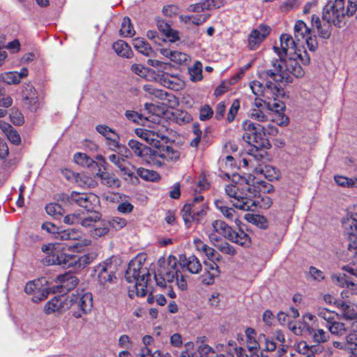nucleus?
<instances>
[{
	"mask_svg": "<svg viewBox=\"0 0 357 357\" xmlns=\"http://www.w3.org/2000/svg\"><path fill=\"white\" fill-rule=\"evenodd\" d=\"M357 9V0H335L328 3L323 9L322 20L313 15L312 25L317 30L319 36L328 39L331 35V24L342 27L345 24L346 17L353 15Z\"/></svg>",
	"mask_w": 357,
	"mask_h": 357,
	"instance_id": "f257e3e1",
	"label": "nucleus"
},
{
	"mask_svg": "<svg viewBox=\"0 0 357 357\" xmlns=\"http://www.w3.org/2000/svg\"><path fill=\"white\" fill-rule=\"evenodd\" d=\"M305 73L296 58L273 59L271 61L268 68L259 72V77L261 79L271 78L273 82H278L285 80L287 82H292L291 75L296 77H302Z\"/></svg>",
	"mask_w": 357,
	"mask_h": 357,
	"instance_id": "f03ea898",
	"label": "nucleus"
},
{
	"mask_svg": "<svg viewBox=\"0 0 357 357\" xmlns=\"http://www.w3.org/2000/svg\"><path fill=\"white\" fill-rule=\"evenodd\" d=\"M236 183L241 181L239 184H229L225 186V192L229 197L233 198L231 201L233 206L243 211L253 210V207L256 206L255 202L252 199L251 195L255 192H251L252 187L245 178L241 177L239 175H234Z\"/></svg>",
	"mask_w": 357,
	"mask_h": 357,
	"instance_id": "7ed1b4c3",
	"label": "nucleus"
},
{
	"mask_svg": "<svg viewBox=\"0 0 357 357\" xmlns=\"http://www.w3.org/2000/svg\"><path fill=\"white\" fill-rule=\"evenodd\" d=\"M125 278L129 283L135 282L137 296L143 297L146 294V287L151 280V275L141 259L135 258L130 261Z\"/></svg>",
	"mask_w": 357,
	"mask_h": 357,
	"instance_id": "20e7f679",
	"label": "nucleus"
},
{
	"mask_svg": "<svg viewBox=\"0 0 357 357\" xmlns=\"http://www.w3.org/2000/svg\"><path fill=\"white\" fill-rule=\"evenodd\" d=\"M119 266L120 261L115 257L105 259L96 266L97 282L102 291H110L114 285L117 284L116 273Z\"/></svg>",
	"mask_w": 357,
	"mask_h": 357,
	"instance_id": "39448f33",
	"label": "nucleus"
},
{
	"mask_svg": "<svg viewBox=\"0 0 357 357\" xmlns=\"http://www.w3.org/2000/svg\"><path fill=\"white\" fill-rule=\"evenodd\" d=\"M42 229L49 233L55 234L59 241H67L66 246L69 250L80 251L87 244V241L82 238V233L75 229H67L57 231V227L52 222H45Z\"/></svg>",
	"mask_w": 357,
	"mask_h": 357,
	"instance_id": "423d86ee",
	"label": "nucleus"
},
{
	"mask_svg": "<svg viewBox=\"0 0 357 357\" xmlns=\"http://www.w3.org/2000/svg\"><path fill=\"white\" fill-rule=\"evenodd\" d=\"M159 271L158 275H155V280L158 285L165 286L166 281L172 282L176 279V284L180 289H187V281L178 269L177 259L174 256H169L167 267Z\"/></svg>",
	"mask_w": 357,
	"mask_h": 357,
	"instance_id": "0eeeda50",
	"label": "nucleus"
},
{
	"mask_svg": "<svg viewBox=\"0 0 357 357\" xmlns=\"http://www.w3.org/2000/svg\"><path fill=\"white\" fill-rule=\"evenodd\" d=\"M207 208V203L202 195H197L184 204L181 214L186 227H190L192 222H199L206 215Z\"/></svg>",
	"mask_w": 357,
	"mask_h": 357,
	"instance_id": "6e6552de",
	"label": "nucleus"
},
{
	"mask_svg": "<svg viewBox=\"0 0 357 357\" xmlns=\"http://www.w3.org/2000/svg\"><path fill=\"white\" fill-rule=\"evenodd\" d=\"M243 134V139L255 148L266 147L268 144L265 139L264 128L260 124L255 123L250 120H245L242 123Z\"/></svg>",
	"mask_w": 357,
	"mask_h": 357,
	"instance_id": "1a4fd4ad",
	"label": "nucleus"
},
{
	"mask_svg": "<svg viewBox=\"0 0 357 357\" xmlns=\"http://www.w3.org/2000/svg\"><path fill=\"white\" fill-rule=\"evenodd\" d=\"M68 306L73 315L75 318H80L91 311L93 305L92 294L83 290L77 291L71 294Z\"/></svg>",
	"mask_w": 357,
	"mask_h": 357,
	"instance_id": "9d476101",
	"label": "nucleus"
},
{
	"mask_svg": "<svg viewBox=\"0 0 357 357\" xmlns=\"http://www.w3.org/2000/svg\"><path fill=\"white\" fill-rule=\"evenodd\" d=\"M261 79V78H260ZM265 83L254 80L250 83V88L253 94L257 96H261L266 100H276L280 93L278 82H273L271 78L262 79Z\"/></svg>",
	"mask_w": 357,
	"mask_h": 357,
	"instance_id": "9b49d317",
	"label": "nucleus"
},
{
	"mask_svg": "<svg viewBox=\"0 0 357 357\" xmlns=\"http://www.w3.org/2000/svg\"><path fill=\"white\" fill-rule=\"evenodd\" d=\"M181 151L176 147L169 145L160 146L158 150H154L153 160L157 162L152 166L160 167L165 165V161L169 162H176L180 160Z\"/></svg>",
	"mask_w": 357,
	"mask_h": 357,
	"instance_id": "f8f14e48",
	"label": "nucleus"
},
{
	"mask_svg": "<svg viewBox=\"0 0 357 357\" xmlns=\"http://www.w3.org/2000/svg\"><path fill=\"white\" fill-rule=\"evenodd\" d=\"M135 132L137 136L156 149L160 148L162 142H167L169 139L164 131L158 127H153L151 129L137 128Z\"/></svg>",
	"mask_w": 357,
	"mask_h": 357,
	"instance_id": "ddd939ff",
	"label": "nucleus"
},
{
	"mask_svg": "<svg viewBox=\"0 0 357 357\" xmlns=\"http://www.w3.org/2000/svg\"><path fill=\"white\" fill-rule=\"evenodd\" d=\"M128 146L129 147L128 149L131 153V157H132L133 154L148 165L152 166V164H154V160H153V149L135 139L129 140ZM155 163L157 164V162L155 161Z\"/></svg>",
	"mask_w": 357,
	"mask_h": 357,
	"instance_id": "4468645a",
	"label": "nucleus"
},
{
	"mask_svg": "<svg viewBox=\"0 0 357 357\" xmlns=\"http://www.w3.org/2000/svg\"><path fill=\"white\" fill-rule=\"evenodd\" d=\"M44 278L38 280L29 281L24 287L26 294L32 296V301L38 303L45 299L50 291L47 287L43 284Z\"/></svg>",
	"mask_w": 357,
	"mask_h": 357,
	"instance_id": "2eb2a0df",
	"label": "nucleus"
},
{
	"mask_svg": "<svg viewBox=\"0 0 357 357\" xmlns=\"http://www.w3.org/2000/svg\"><path fill=\"white\" fill-rule=\"evenodd\" d=\"M271 27L264 24H261L253 29L248 36V47L250 50H255L265 40L271 32Z\"/></svg>",
	"mask_w": 357,
	"mask_h": 357,
	"instance_id": "dca6fc26",
	"label": "nucleus"
},
{
	"mask_svg": "<svg viewBox=\"0 0 357 357\" xmlns=\"http://www.w3.org/2000/svg\"><path fill=\"white\" fill-rule=\"evenodd\" d=\"M22 105L31 112H36L39 107L38 93L30 84L23 86L21 93Z\"/></svg>",
	"mask_w": 357,
	"mask_h": 357,
	"instance_id": "f3484780",
	"label": "nucleus"
},
{
	"mask_svg": "<svg viewBox=\"0 0 357 357\" xmlns=\"http://www.w3.org/2000/svg\"><path fill=\"white\" fill-rule=\"evenodd\" d=\"M274 52L278 55V59L284 58L289 54L291 55L297 50L295 40L291 36L283 33L280 36V47H273Z\"/></svg>",
	"mask_w": 357,
	"mask_h": 357,
	"instance_id": "a211bd4d",
	"label": "nucleus"
},
{
	"mask_svg": "<svg viewBox=\"0 0 357 357\" xmlns=\"http://www.w3.org/2000/svg\"><path fill=\"white\" fill-rule=\"evenodd\" d=\"M232 228L222 220H215L212 222V231L208 234L211 242H218L219 238L217 234L228 239L231 236Z\"/></svg>",
	"mask_w": 357,
	"mask_h": 357,
	"instance_id": "6ab92c4d",
	"label": "nucleus"
},
{
	"mask_svg": "<svg viewBox=\"0 0 357 357\" xmlns=\"http://www.w3.org/2000/svg\"><path fill=\"white\" fill-rule=\"evenodd\" d=\"M180 266L192 274H198L202 268L199 259L195 255L186 257L180 255L178 259Z\"/></svg>",
	"mask_w": 357,
	"mask_h": 357,
	"instance_id": "aec40b11",
	"label": "nucleus"
},
{
	"mask_svg": "<svg viewBox=\"0 0 357 357\" xmlns=\"http://www.w3.org/2000/svg\"><path fill=\"white\" fill-rule=\"evenodd\" d=\"M259 148H255L252 153H249L248 158L243 159V163L245 167H250L253 172L257 173L259 168L262 167L261 161L264 158L266 152L259 150Z\"/></svg>",
	"mask_w": 357,
	"mask_h": 357,
	"instance_id": "412c9836",
	"label": "nucleus"
},
{
	"mask_svg": "<svg viewBox=\"0 0 357 357\" xmlns=\"http://www.w3.org/2000/svg\"><path fill=\"white\" fill-rule=\"evenodd\" d=\"M66 298L63 296L54 297L45 304L44 307L45 312L50 314L55 312H61L68 309V303H66Z\"/></svg>",
	"mask_w": 357,
	"mask_h": 357,
	"instance_id": "4be33fe9",
	"label": "nucleus"
},
{
	"mask_svg": "<svg viewBox=\"0 0 357 357\" xmlns=\"http://www.w3.org/2000/svg\"><path fill=\"white\" fill-rule=\"evenodd\" d=\"M215 208L222 214V215L229 221H234L236 225H239L241 220L237 218V213L234 209L227 206L222 199L215 201Z\"/></svg>",
	"mask_w": 357,
	"mask_h": 357,
	"instance_id": "5701e85b",
	"label": "nucleus"
},
{
	"mask_svg": "<svg viewBox=\"0 0 357 357\" xmlns=\"http://www.w3.org/2000/svg\"><path fill=\"white\" fill-rule=\"evenodd\" d=\"M74 258L75 255H66L63 253L56 256L53 255L52 256V259H46L44 261V264L47 266L56 264L62 266L64 268L70 267L74 265V262L75 261Z\"/></svg>",
	"mask_w": 357,
	"mask_h": 357,
	"instance_id": "b1692460",
	"label": "nucleus"
},
{
	"mask_svg": "<svg viewBox=\"0 0 357 357\" xmlns=\"http://www.w3.org/2000/svg\"><path fill=\"white\" fill-rule=\"evenodd\" d=\"M109 223L107 219H102L96 221L93 229H91L90 235L94 238H98L104 236L109 232Z\"/></svg>",
	"mask_w": 357,
	"mask_h": 357,
	"instance_id": "393cba45",
	"label": "nucleus"
},
{
	"mask_svg": "<svg viewBox=\"0 0 357 357\" xmlns=\"http://www.w3.org/2000/svg\"><path fill=\"white\" fill-rule=\"evenodd\" d=\"M332 280L334 283L342 287H347L353 291V293L357 294V282L352 278L350 279L345 274L333 275Z\"/></svg>",
	"mask_w": 357,
	"mask_h": 357,
	"instance_id": "a878e982",
	"label": "nucleus"
},
{
	"mask_svg": "<svg viewBox=\"0 0 357 357\" xmlns=\"http://www.w3.org/2000/svg\"><path fill=\"white\" fill-rule=\"evenodd\" d=\"M228 240L245 247H248L251 243V239L249 235L241 229L238 231H234L232 229L231 236H229Z\"/></svg>",
	"mask_w": 357,
	"mask_h": 357,
	"instance_id": "bb28decb",
	"label": "nucleus"
},
{
	"mask_svg": "<svg viewBox=\"0 0 357 357\" xmlns=\"http://www.w3.org/2000/svg\"><path fill=\"white\" fill-rule=\"evenodd\" d=\"M97 176L100 178L101 183L109 188H117L121 185V181L114 174L99 171Z\"/></svg>",
	"mask_w": 357,
	"mask_h": 357,
	"instance_id": "cd10ccee",
	"label": "nucleus"
},
{
	"mask_svg": "<svg viewBox=\"0 0 357 357\" xmlns=\"http://www.w3.org/2000/svg\"><path fill=\"white\" fill-rule=\"evenodd\" d=\"M160 53L165 57L169 58L171 61L178 64H182L186 62L189 56L188 54L179 52V51H172L169 49H161Z\"/></svg>",
	"mask_w": 357,
	"mask_h": 357,
	"instance_id": "c85d7f7f",
	"label": "nucleus"
},
{
	"mask_svg": "<svg viewBox=\"0 0 357 357\" xmlns=\"http://www.w3.org/2000/svg\"><path fill=\"white\" fill-rule=\"evenodd\" d=\"M335 305L340 310L342 317L347 320L357 319V312L353 306H351L342 301L335 302Z\"/></svg>",
	"mask_w": 357,
	"mask_h": 357,
	"instance_id": "c756f323",
	"label": "nucleus"
},
{
	"mask_svg": "<svg viewBox=\"0 0 357 357\" xmlns=\"http://www.w3.org/2000/svg\"><path fill=\"white\" fill-rule=\"evenodd\" d=\"M307 331L314 342L317 344L325 343L330 339V335L324 329L308 327Z\"/></svg>",
	"mask_w": 357,
	"mask_h": 357,
	"instance_id": "7c9ffc66",
	"label": "nucleus"
},
{
	"mask_svg": "<svg viewBox=\"0 0 357 357\" xmlns=\"http://www.w3.org/2000/svg\"><path fill=\"white\" fill-rule=\"evenodd\" d=\"M58 280L61 283V287L66 290H70L75 287L78 283V279L73 274L67 273L58 276Z\"/></svg>",
	"mask_w": 357,
	"mask_h": 357,
	"instance_id": "2f4dec72",
	"label": "nucleus"
},
{
	"mask_svg": "<svg viewBox=\"0 0 357 357\" xmlns=\"http://www.w3.org/2000/svg\"><path fill=\"white\" fill-rule=\"evenodd\" d=\"M294 37L298 41L305 39L310 35L311 30L302 20H298L294 25Z\"/></svg>",
	"mask_w": 357,
	"mask_h": 357,
	"instance_id": "473e14b6",
	"label": "nucleus"
},
{
	"mask_svg": "<svg viewBox=\"0 0 357 357\" xmlns=\"http://www.w3.org/2000/svg\"><path fill=\"white\" fill-rule=\"evenodd\" d=\"M113 49L120 56L130 58L132 54L130 47L123 40H119L113 44Z\"/></svg>",
	"mask_w": 357,
	"mask_h": 357,
	"instance_id": "72a5a7b5",
	"label": "nucleus"
},
{
	"mask_svg": "<svg viewBox=\"0 0 357 357\" xmlns=\"http://www.w3.org/2000/svg\"><path fill=\"white\" fill-rule=\"evenodd\" d=\"M326 328L332 335L336 337H342L346 335L347 331L345 324L336 319L328 324Z\"/></svg>",
	"mask_w": 357,
	"mask_h": 357,
	"instance_id": "f704fd0d",
	"label": "nucleus"
},
{
	"mask_svg": "<svg viewBox=\"0 0 357 357\" xmlns=\"http://www.w3.org/2000/svg\"><path fill=\"white\" fill-rule=\"evenodd\" d=\"M98 203L99 199L98 196L93 193H86L79 206L85 208L87 211L92 212L96 209Z\"/></svg>",
	"mask_w": 357,
	"mask_h": 357,
	"instance_id": "c9c22d12",
	"label": "nucleus"
},
{
	"mask_svg": "<svg viewBox=\"0 0 357 357\" xmlns=\"http://www.w3.org/2000/svg\"><path fill=\"white\" fill-rule=\"evenodd\" d=\"M188 73L190 79L193 82L201 81L203 78L202 75V63L197 61L190 67L188 68Z\"/></svg>",
	"mask_w": 357,
	"mask_h": 357,
	"instance_id": "e433bc0d",
	"label": "nucleus"
},
{
	"mask_svg": "<svg viewBox=\"0 0 357 357\" xmlns=\"http://www.w3.org/2000/svg\"><path fill=\"white\" fill-rule=\"evenodd\" d=\"M245 220L260 229H266L268 227V221L266 218L261 215L248 213L245 215Z\"/></svg>",
	"mask_w": 357,
	"mask_h": 357,
	"instance_id": "4c0bfd02",
	"label": "nucleus"
},
{
	"mask_svg": "<svg viewBox=\"0 0 357 357\" xmlns=\"http://www.w3.org/2000/svg\"><path fill=\"white\" fill-rule=\"evenodd\" d=\"M342 226L344 232L351 236V238L357 236V220L353 218H347L342 220Z\"/></svg>",
	"mask_w": 357,
	"mask_h": 357,
	"instance_id": "58836bf2",
	"label": "nucleus"
},
{
	"mask_svg": "<svg viewBox=\"0 0 357 357\" xmlns=\"http://www.w3.org/2000/svg\"><path fill=\"white\" fill-rule=\"evenodd\" d=\"M132 44L136 50L145 56H150L153 52L151 47L144 38H135Z\"/></svg>",
	"mask_w": 357,
	"mask_h": 357,
	"instance_id": "ea45409f",
	"label": "nucleus"
},
{
	"mask_svg": "<svg viewBox=\"0 0 357 357\" xmlns=\"http://www.w3.org/2000/svg\"><path fill=\"white\" fill-rule=\"evenodd\" d=\"M100 218H102V215L97 211H94L88 216L82 215L79 225L84 227L90 228L91 229L93 228L96 221L100 220Z\"/></svg>",
	"mask_w": 357,
	"mask_h": 357,
	"instance_id": "a19ab883",
	"label": "nucleus"
},
{
	"mask_svg": "<svg viewBox=\"0 0 357 357\" xmlns=\"http://www.w3.org/2000/svg\"><path fill=\"white\" fill-rule=\"evenodd\" d=\"M294 348L300 354V357H315L313 351L305 341L294 344Z\"/></svg>",
	"mask_w": 357,
	"mask_h": 357,
	"instance_id": "79ce46f5",
	"label": "nucleus"
},
{
	"mask_svg": "<svg viewBox=\"0 0 357 357\" xmlns=\"http://www.w3.org/2000/svg\"><path fill=\"white\" fill-rule=\"evenodd\" d=\"M159 29L169 39L170 42H175L179 39L178 32L173 30L169 24L162 22L158 23Z\"/></svg>",
	"mask_w": 357,
	"mask_h": 357,
	"instance_id": "37998d69",
	"label": "nucleus"
},
{
	"mask_svg": "<svg viewBox=\"0 0 357 357\" xmlns=\"http://www.w3.org/2000/svg\"><path fill=\"white\" fill-rule=\"evenodd\" d=\"M317 314L321 319L326 321V327L337 319V314L334 311L329 310L324 307H319L317 310Z\"/></svg>",
	"mask_w": 357,
	"mask_h": 357,
	"instance_id": "c03bdc74",
	"label": "nucleus"
},
{
	"mask_svg": "<svg viewBox=\"0 0 357 357\" xmlns=\"http://www.w3.org/2000/svg\"><path fill=\"white\" fill-rule=\"evenodd\" d=\"M241 76L239 75L232 77L229 80H224L218 85L214 91V95L215 96H220L229 89L231 85L234 84Z\"/></svg>",
	"mask_w": 357,
	"mask_h": 357,
	"instance_id": "a18cd8bd",
	"label": "nucleus"
},
{
	"mask_svg": "<svg viewBox=\"0 0 357 357\" xmlns=\"http://www.w3.org/2000/svg\"><path fill=\"white\" fill-rule=\"evenodd\" d=\"M144 90L149 93V94L153 95L161 100L168 99L169 100H170V98H175L173 95L168 94L163 90L157 89L154 88L152 84L144 85Z\"/></svg>",
	"mask_w": 357,
	"mask_h": 357,
	"instance_id": "49530a36",
	"label": "nucleus"
},
{
	"mask_svg": "<svg viewBox=\"0 0 357 357\" xmlns=\"http://www.w3.org/2000/svg\"><path fill=\"white\" fill-rule=\"evenodd\" d=\"M256 174H264L269 181L277 180L279 178V172L277 169L268 165L259 168Z\"/></svg>",
	"mask_w": 357,
	"mask_h": 357,
	"instance_id": "de8ad7c7",
	"label": "nucleus"
},
{
	"mask_svg": "<svg viewBox=\"0 0 357 357\" xmlns=\"http://www.w3.org/2000/svg\"><path fill=\"white\" fill-rule=\"evenodd\" d=\"M96 255L94 253H87L80 257L75 255L74 265L77 266L78 268H84L90 264L96 258Z\"/></svg>",
	"mask_w": 357,
	"mask_h": 357,
	"instance_id": "09e8293b",
	"label": "nucleus"
},
{
	"mask_svg": "<svg viewBox=\"0 0 357 357\" xmlns=\"http://www.w3.org/2000/svg\"><path fill=\"white\" fill-rule=\"evenodd\" d=\"M135 30L129 17H125L121 23V35L125 37H132L135 35Z\"/></svg>",
	"mask_w": 357,
	"mask_h": 357,
	"instance_id": "8fccbe9b",
	"label": "nucleus"
},
{
	"mask_svg": "<svg viewBox=\"0 0 357 357\" xmlns=\"http://www.w3.org/2000/svg\"><path fill=\"white\" fill-rule=\"evenodd\" d=\"M213 1H204L203 2L190 4L187 8V10L188 12L192 13H200L204 10H211V3Z\"/></svg>",
	"mask_w": 357,
	"mask_h": 357,
	"instance_id": "3c124183",
	"label": "nucleus"
},
{
	"mask_svg": "<svg viewBox=\"0 0 357 357\" xmlns=\"http://www.w3.org/2000/svg\"><path fill=\"white\" fill-rule=\"evenodd\" d=\"M74 160L77 164L86 167H91L93 165H97L93 159L82 153H75L74 155Z\"/></svg>",
	"mask_w": 357,
	"mask_h": 357,
	"instance_id": "603ef678",
	"label": "nucleus"
},
{
	"mask_svg": "<svg viewBox=\"0 0 357 357\" xmlns=\"http://www.w3.org/2000/svg\"><path fill=\"white\" fill-rule=\"evenodd\" d=\"M107 220L109 223V229H114L115 231L123 228L127 225V220L120 217L109 218H107Z\"/></svg>",
	"mask_w": 357,
	"mask_h": 357,
	"instance_id": "864d4df0",
	"label": "nucleus"
},
{
	"mask_svg": "<svg viewBox=\"0 0 357 357\" xmlns=\"http://www.w3.org/2000/svg\"><path fill=\"white\" fill-rule=\"evenodd\" d=\"M137 174L144 180L151 181H155L158 176L155 172L142 167H139L137 169Z\"/></svg>",
	"mask_w": 357,
	"mask_h": 357,
	"instance_id": "5fc2aeb1",
	"label": "nucleus"
},
{
	"mask_svg": "<svg viewBox=\"0 0 357 357\" xmlns=\"http://www.w3.org/2000/svg\"><path fill=\"white\" fill-rule=\"evenodd\" d=\"M204 271L209 273L210 275L212 277L217 278L219 276L220 270L217 264L213 259H210L208 261H205L204 262Z\"/></svg>",
	"mask_w": 357,
	"mask_h": 357,
	"instance_id": "6e6d98bb",
	"label": "nucleus"
},
{
	"mask_svg": "<svg viewBox=\"0 0 357 357\" xmlns=\"http://www.w3.org/2000/svg\"><path fill=\"white\" fill-rule=\"evenodd\" d=\"M334 180L335 183L342 187L347 188H354L356 186V178L354 180L352 178H349L344 176L337 175L334 176Z\"/></svg>",
	"mask_w": 357,
	"mask_h": 357,
	"instance_id": "4d7b16f0",
	"label": "nucleus"
},
{
	"mask_svg": "<svg viewBox=\"0 0 357 357\" xmlns=\"http://www.w3.org/2000/svg\"><path fill=\"white\" fill-rule=\"evenodd\" d=\"M108 142V146L112 150H119V153L121 154H123V149H125V158H131V153L128 149L127 147L124 146H121L119 142L116 139H112L110 137V139H107Z\"/></svg>",
	"mask_w": 357,
	"mask_h": 357,
	"instance_id": "13d9d810",
	"label": "nucleus"
},
{
	"mask_svg": "<svg viewBox=\"0 0 357 357\" xmlns=\"http://www.w3.org/2000/svg\"><path fill=\"white\" fill-rule=\"evenodd\" d=\"M45 210L47 213L52 216L59 217L63 215L64 211L62 207L56 203H51L46 206Z\"/></svg>",
	"mask_w": 357,
	"mask_h": 357,
	"instance_id": "bf43d9fd",
	"label": "nucleus"
},
{
	"mask_svg": "<svg viewBox=\"0 0 357 357\" xmlns=\"http://www.w3.org/2000/svg\"><path fill=\"white\" fill-rule=\"evenodd\" d=\"M249 115L251 118L258 121L266 122L268 121V116L264 112L263 109L252 108Z\"/></svg>",
	"mask_w": 357,
	"mask_h": 357,
	"instance_id": "052dcab7",
	"label": "nucleus"
},
{
	"mask_svg": "<svg viewBox=\"0 0 357 357\" xmlns=\"http://www.w3.org/2000/svg\"><path fill=\"white\" fill-rule=\"evenodd\" d=\"M165 84L169 89L178 91L183 86V82L176 77L171 76L167 80L165 79Z\"/></svg>",
	"mask_w": 357,
	"mask_h": 357,
	"instance_id": "680f3d73",
	"label": "nucleus"
},
{
	"mask_svg": "<svg viewBox=\"0 0 357 357\" xmlns=\"http://www.w3.org/2000/svg\"><path fill=\"white\" fill-rule=\"evenodd\" d=\"M240 108V102L238 100L236 99L233 101L229 112L227 114V120L229 123L234 121L237 112Z\"/></svg>",
	"mask_w": 357,
	"mask_h": 357,
	"instance_id": "e2e57ef3",
	"label": "nucleus"
},
{
	"mask_svg": "<svg viewBox=\"0 0 357 357\" xmlns=\"http://www.w3.org/2000/svg\"><path fill=\"white\" fill-rule=\"evenodd\" d=\"M259 340L261 342V343L264 342L265 344L264 347H262V350L273 351L276 349L275 343L273 340H268L264 334H260L259 335Z\"/></svg>",
	"mask_w": 357,
	"mask_h": 357,
	"instance_id": "0e129e2a",
	"label": "nucleus"
},
{
	"mask_svg": "<svg viewBox=\"0 0 357 357\" xmlns=\"http://www.w3.org/2000/svg\"><path fill=\"white\" fill-rule=\"evenodd\" d=\"M118 345L121 348L129 350L132 347V342L128 335H122L119 338Z\"/></svg>",
	"mask_w": 357,
	"mask_h": 357,
	"instance_id": "69168bd1",
	"label": "nucleus"
},
{
	"mask_svg": "<svg viewBox=\"0 0 357 357\" xmlns=\"http://www.w3.org/2000/svg\"><path fill=\"white\" fill-rule=\"evenodd\" d=\"M3 79L9 84H15L20 82V76L17 72H9L5 74Z\"/></svg>",
	"mask_w": 357,
	"mask_h": 357,
	"instance_id": "338daca9",
	"label": "nucleus"
},
{
	"mask_svg": "<svg viewBox=\"0 0 357 357\" xmlns=\"http://www.w3.org/2000/svg\"><path fill=\"white\" fill-rule=\"evenodd\" d=\"M348 245V250L350 255L354 257V259H357V236L353 238H350Z\"/></svg>",
	"mask_w": 357,
	"mask_h": 357,
	"instance_id": "774afa93",
	"label": "nucleus"
}]
</instances>
